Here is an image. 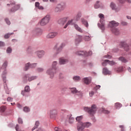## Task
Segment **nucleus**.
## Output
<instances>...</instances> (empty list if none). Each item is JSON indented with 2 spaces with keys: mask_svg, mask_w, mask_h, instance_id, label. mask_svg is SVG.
<instances>
[{
  "mask_svg": "<svg viewBox=\"0 0 131 131\" xmlns=\"http://www.w3.org/2000/svg\"><path fill=\"white\" fill-rule=\"evenodd\" d=\"M4 68H6V67H3V68H0V71H3V73L2 74V78L4 82V89L6 91V94H10V91H9V88H8V86L7 85V83H6V75L7 74V71L4 70Z\"/></svg>",
  "mask_w": 131,
  "mask_h": 131,
  "instance_id": "obj_1",
  "label": "nucleus"
},
{
  "mask_svg": "<svg viewBox=\"0 0 131 131\" xmlns=\"http://www.w3.org/2000/svg\"><path fill=\"white\" fill-rule=\"evenodd\" d=\"M84 111L88 112L90 116L93 117L94 116V115L96 114V112H97V106L95 104H93L91 107H84Z\"/></svg>",
  "mask_w": 131,
  "mask_h": 131,
  "instance_id": "obj_2",
  "label": "nucleus"
},
{
  "mask_svg": "<svg viewBox=\"0 0 131 131\" xmlns=\"http://www.w3.org/2000/svg\"><path fill=\"white\" fill-rule=\"evenodd\" d=\"M73 21H74V19H71L68 21L67 24L65 25V26L63 27V28L66 29L68 27L69 25H74V27L76 30L78 31L79 32H81V33H82L83 32V31L82 29L79 27L78 25L75 24L73 23Z\"/></svg>",
  "mask_w": 131,
  "mask_h": 131,
  "instance_id": "obj_3",
  "label": "nucleus"
},
{
  "mask_svg": "<svg viewBox=\"0 0 131 131\" xmlns=\"http://www.w3.org/2000/svg\"><path fill=\"white\" fill-rule=\"evenodd\" d=\"M50 21H51V15H47L40 20L39 24L41 26H46V25L49 24Z\"/></svg>",
  "mask_w": 131,
  "mask_h": 131,
  "instance_id": "obj_4",
  "label": "nucleus"
},
{
  "mask_svg": "<svg viewBox=\"0 0 131 131\" xmlns=\"http://www.w3.org/2000/svg\"><path fill=\"white\" fill-rule=\"evenodd\" d=\"M99 17L100 18V21L101 25L99 26L101 30H105V17H104V14L100 13L99 14Z\"/></svg>",
  "mask_w": 131,
  "mask_h": 131,
  "instance_id": "obj_5",
  "label": "nucleus"
},
{
  "mask_svg": "<svg viewBox=\"0 0 131 131\" xmlns=\"http://www.w3.org/2000/svg\"><path fill=\"white\" fill-rule=\"evenodd\" d=\"M34 79H36V76H31L30 75H26L24 78V81L25 83H26L27 80H28V81H32V80H34Z\"/></svg>",
  "mask_w": 131,
  "mask_h": 131,
  "instance_id": "obj_6",
  "label": "nucleus"
},
{
  "mask_svg": "<svg viewBox=\"0 0 131 131\" xmlns=\"http://www.w3.org/2000/svg\"><path fill=\"white\" fill-rule=\"evenodd\" d=\"M56 73V67H53L52 69L48 70L47 73L50 76V78H54V74Z\"/></svg>",
  "mask_w": 131,
  "mask_h": 131,
  "instance_id": "obj_7",
  "label": "nucleus"
},
{
  "mask_svg": "<svg viewBox=\"0 0 131 131\" xmlns=\"http://www.w3.org/2000/svg\"><path fill=\"white\" fill-rule=\"evenodd\" d=\"M120 46L122 47V48H124L125 51L126 52H128L129 51V47L128 46V45L126 43V42L125 41H122L120 43Z\"/></svg>",
  "mask_w": 131,
  "mask_h": 131,
  "instance_id": "obj_8",
  "label": "nucleus"
},
{
  "mask_svg": "<svg viewBox=\"0 0 131 131\" xmlns=\"http://www.w3.org/2000/svg\"><path fill=\"white\" fill-rule=\"evenodd\" d=\"M77 129L78 131H83V129H84V125L83 122H79L77 123Z\"/></svg>",
  "mask_w": 131,
  "mask_h": 131,
  "instance_id": "obj_9",
  "label": "nucleus"
},
{
  "mask_svg": "<svg viewBox=\"0 0 131 131\" xmlns=\"http://www.w3.org/2000/svg\"><path fill=\"white\" fill-rule=\"evenodd\" d=\"M58 35V32H50L47 35V38H54V37H56Z\"/></svg>",
  "mask_w": 131,
  "mask_h": 131,
  "instance_id": "obj_10",
  "label": "nucleus"
},
{
  "mask_svg": "<svg viewBox=\"0 0 131 131\" xmlns=\"http://www.w3.org/2000/svg\"><path fill=\"white\" fill-rule=\"evenodd\" d=\"M118 25H119V23L115 21V20L111 21L108 24V26L111 28H114V27H116L118 26Z\"/></svg>",
  "mask_w": 131,
  "mask_h": 131,
  "instance_id": "obj_11",
  "label": "nucleus"
},
{
  "mask_svg": "<svg viewBox=\"0 0 131 131\" xmlns=\"http://www.w3.org/2000/svg\"><path fill=\"white\" fill-rule=\"evenodd\" d=\"M107 64H109L110 65H116V62L113 61H110L109 60H105L102 63V65H107Z\"/></svg>",
  "mask_w": 131,
  "mask_h": 131,
  "instance_id": "obj_12",
  "label": "nucleus"
},
{
  "mask_svg": "<svg viewBox=\"0 0 131 131\" xmlns=\"http://www.w3.org/2000/svg\"><path fill=\"white\" fill-rule=\"evenodd\" d=\"M46 52L43 50L38 51L36 52L37 56L38 58H42L44 55H45Z\"/></svg>",
  "mask_w": 131,
  "mask_h": 131,
  "instance_id": "obj_13",
  "label": "nucleus"
},
{
  "mask_svg": "<svg viewBox=\"0 0 131 131\" xmlns=\"http://www.w3.org/2000/svg\"><path fill=\"white\" fill-rule=\"evenodd\" d=\"M110 7L112 10H114V11H116V12H119L120 9L116 7V5H115V4L114 3L112 2L110 5Z\"/></svg>",
  "mask_w": 131,
  "mask_h": 131,
  "instance_id": "obj_14",
  "label": "nucleus"
},
{
  "mask_svg": "<svg viewBox=\"0 0 131 131\" xmlns=\"http://www.w3.org/2000/svg\"><path fill=\"white\" fill-rule=\"evenodd\" d=\"M64 47H65V43H62L61 44H59V43L57 44L55 46V48L57 50V51H60V50H62V49H63Z\"/></svg>",
  "mask_w": 131,
  "mask_h": 131,
  "instance_id": "obj_15",
  "label": "nucleus"
},
{
  "mask_svg": "<svg viewBox=\"0 0 131 131\" xmlns=\"http://www.w3.org/2000/svg\"><path fill=\"white\" fill-rule=\"evenodd\" d=\"M83 82L85 84H90L92 81V78L89 77H85L83 79Z\"/></svg>",
  "mask_w": 131,
  "mask_h": 131,
  "instance_id": "obj_16",
  "label": "nucleus"
},
{
  "mask_svg": "<svg viewBox=\"0 0 131 131\" xmlns=\"http://www.w3.org/2000/svg\"><path fill=\"white\" fill-rule=\"evenodd\" d=\"M61 11H63V6L60 4H59L55 7V12L59 13V12H61Z\"/></svg>",
  "mask_w": 131,
  "mask_h": 131,
  "instance_id": "obj_17",
  "label": "nucleus"
},
{
  "mask_svg": "<svg viewBox=\"0 0 131 131\" xmlns=\"http://www.w3.org/2000/svg\"><path fill=\"white\" fill-rule=\"evenodd\" d=\"M81 40H82V36L80 35H78L76 37V39L75 40V43L76 45H78L79 42H81Z\"/></svg>",
  "mask_w": 131,
  "mask_h": 131,
  "instance_id": "obj_18",
  "label": "nucleus"
},
{
  "mask_svg": "<svg viewBox=\"0 0 131 131\" xmlns=\"http://www.w3.org/2000/svg\"><path fill=\"white\" fill-rule=\"evenodd\" d=\"M67 21V17H64L63 18H60L58 20V23L60 25H64L65 23Z\"/></svg>",
  "mask_w": 131,
  "mask_h": 131,
  "instance_id": "obj_19",
  "label": "nucleus"
},
{
  "mask_svg": "<svg viewBox=\"0 0 131 131\" xmlns=\"http://www.w3.org/2000/svg\"><path fill=\"white\" fill-rule=\"evenodd\" d=\"M70 91L71 93H72V94H77V95H82V93L80 91H77V90H76V88H70Z\"/></svg>",
  "mask_w": 131,
  "mask_h": 131,
  "instance_id": "obj_20",
  "label": "nucleus"
},
{
  "mask_svg": "<svg viewBox=\"0 0 131 131\" xmlns=\"http://www.w3.org/2000/svg\"><path fill=\"white\" fill-rule=\"evenodd\" d=\"M58 114V112L56 110H52L50 111V117H55Z\"/></svg>",
  "mask_w": 131,
  "mask_h": 131,
  "instance_id": "obj_21",
  "label": "nucleus"
},
{
  "mask_svg": "<svg viewBox=\"0 0 131 131\" xmlns=\"http://www.w3.org/2000/svg\"><path fill=\"white\" fill-rule=\"evenodd\" d=\"M111 31L115 35H118V34H119V30L116 28H112Z\"/></svg>",
  "mask_w": 131,
  "mask_h": 131,
  "instance_id": "obj_22",
  "label": "nucleus"
},
{
  "mask_svg": "<svg viewBox=\"0 0 131 131\" xmlns=\"http://www.w3.org/2000/svg\"><path fill=\"white\" fill-rule=\"evenodd\" d=\"M67 62H68V59H64L63 57L59 59V64H60V65L66 64Z\"/></svg>",
  "mask_w": 131,
  "mask_h": 131,
  "instance_id": "obj_23",
  "label": "nucleus"
},
{
  "mask_svg": "<svg viewBox=\"0 0 131 131\" xmlns=\"http://www.w3.org/2000/svg\"><path fill=\"white\" fill-rule=\"evenodd\" d=\"M102 73L104 75H107L111 74V72L110 71H108L106 68H104L103 69Z\"/></svg>",
  "mask_w": 131,
  "mask_h": 131,
  "instance_id": "obj_24",
  "label": "nucleus"
},
{
  "mask_svg": "<svg viewBox=\"0 0 131 131\" xmlns=\"http://www.w3.org/2000/svg\"><path fill=\"white\" fill-rule=\"evenodd\" d=\"M81 22L82 24H83L85 27H89V23H88V21H86L84 18H81Z\"/></svg>",
  "mask_w": 131,
  "mask_h": 131,
  "instance_id": "obj_25",
  "label": "nucleus"
},
{
  "mask_svg": "<svg viewBox=\"0 0 131 131\" xmlns=\"http://www.w3.org/2000/svg\"><path fill=\"white\" fill-rule=\"evenodd\" d=\"M20 6L18 5H15L14 6V8H12L11 10V12H15L17 11V10H19Z\"/></svg>",
  "mask_w": 131,
  "mask_h": 131,
  "instance_id": "obj_26",
  "label": "nucleus"
},
{
  "mask_svg": "<svg viewBox=\"0 0 131 131\" xmlns=\"http://www.w3.org/2000/svg\"><path fill=\"white\" fill-rule=\"evenodd\" d=\"M119 61H121V62H122L123 63H126L127 62V59H126L125 57H120L119 58Z\"/></svg>",
  "mask_w": 131,
  "mask_h": 131,
  "instance_id": "obj_27",
  "label": "nucleus"
},
{
  "mask_svg": "<svg viewBox=\"0 0 131 131\" xmlns=\"http://www.w3.org/2000/svg\"><path fill=\"white\" fill-rule=\"evenodd\" d=\"M115 70L116 71H117L118 72H121V71H122V70H123V68L122 67H116L115 68Z\"/></svg>",
  "mask_w": 131,
  "mask_h": 131,
  "instance_id": "obj_28",
  "label": "nucleus"
},
{
  "mask_svg": "<svg viewBox=\"0 0 131 131\" xmlns=\"http://www.w3.org/2000/svg\"><path fill=\"white\" fill-rule=\"evenodd\" d=\"M83 118V116H77L76 118V120L77 121V122H81V121L82 120Z\"/></svg>",
  "mask_w": 131,
  "mask_h": 131,
  "instance_id": "obj_29",
  "label": "nucleus"
},
{
  "mask_svg": "<svg viewBox=\"0 0 131 131\" xmlns=\"http://www.w3.org/2000/svg\"><path fill=\"white\" fill-rule=\"evenodd\" d=\"M81 17V13L79 12L77 14V15L75 17V20L76 21H78L80 19Z\"/></svg>",
  "mask_w": 131,
  "mask_h": 131,
  "instance_id": "obj_30",
  "label": "nucleus"
},
{
  "mask_svg": "<svg viewBox=\"0 0 131 131\" xmlns=\"http://www.w3.org/2000/svg\"><path fill=\"white\" fill-rule=\"evenodd\" d=\"M77 55H79V56H87L88 55V53L86 52H81V51H80V52H78L77 53Z\"/></svg>",
  "mask_w": 131,
  "mask_h": 131,
  "instance_id": "obj_31",
  "label": "nucleus"
},
{
  "mask_svg": "<svg viewBox=\"0 0 131 131\" xmlns=\"http://www.w3.org/2000/svg\"><path fill=\"white\" fill-rule=\"evenodd\" d=\"M83 124L84 128H85V127H90V126H92V123L90 122H85L83 123Z\"/></svg>",
  "mask_w": 131,
  "mask_h": 131,
  "instance_id": "obj_32",
  "label": "nucleus"
},
{
  "mask_svg": "<svg viewBox=\"0 0 131 131\" xmlns=\"http://www.w3.org/2000/svg\"><path fill=\"white\" fill-rule=\"evenodd\" d=\"M6 109H7V107L5 106H2L0 107V113H3L6 111Z\"/></svg>",
  "mask_w": 131,
  "mask_h": 131,
  "instance_id": "obj_33",
  "label": "nucleus"
},
{
  "mask_svg": "<svg viewBox=\"0 0 131 131\" xmlns=\"http://www.w3.org/2000/svg\"><path fill=\"white\" fill-rule=\"evenodd\" d=\"M115 106L116 109H118L119 108H121V107L122 106V105L120 103L117 102L115 103Z\"/></svg>",
  "mask_w": 131,
  "mask_h": 131,
  "instance_id": "obj_34",
  "label": "nucleus"
},
{
  "mask_svg": "<svg viewBox=\"0 0 131 131\" xmlns=\"http://www.w3.org/2000/svg\"><path fill=\"white\" fill-rule=\"evenodd\" d=\"M38 125H39V122L36 121L35 124V126L32 129V131L34 130L35 128H37V127H38Z\"/></svg>",
  "mask_w": 131,
  "mask_h": 131,
  "instance_id": "obj_35",
  "label": "nucleus"
},
{
  "mask_svg": "<svg viewBox=\"0 0 131 131\" xmlns=\"http://www.w3.org/2000/svg\"><path fill=\"white\" fill-rule=\"evenodd\" d=\"M99 4H100V1H97L94 5L95 9H99V8H100V5H99Z\"/></svg>",
  "mask_w": 131,
  "mask_h": 131,
  "instance_id": "obj_36",
  "label": "nucleus"
},
{
  "mask_svg": "<svg viewBox=\"0 0 131 131\" xmlns=\"http://www.w3.org/2000/svg\"><path fill=\"white\" fill-rule=\"evenodd\" d=\"M14 34V33H7L4 36V38H9L11 35H13Z\"/></svg>",
  "mask_w": 131,
  "mask_h": 131,
  "instance_id": "obj_37",
  "label": "nucleus"
},
{
  "mask_svg": "<svg viewBox=\"0 0 131 131\" xmlns=\"http://www.w3.org/2000/svg\"><path fill=\"white\" fill-rule=\"evenodd\" d=\"M69 122L71 124L74 122V118L71 116L69 119Z\"/></svg>",
  "mask_w": 131,
  "mask_h": 131,
  "instance_id": "obj_38",
  "label": "nucleus"
},
{
  "mask_svg": "<svg viewBox=\"0 0 131 131\" xmlns=\"http://www.w3.org/2000/svg\"><path fill=\"white\" fill-rule=\"evenodd\" d=\"M74 80H75L76 81H78L80 80V77L76 76L73 78Z\"/></svg>",
  "mask_w": 131,
  "mask_h": 131,
  "instance_id": "obj_39",
  "label": "nucleus"
},
{
  "mask_svg": "<svg viewBox=\"0 0 131 131\" xmlns=\"http://www.w3.org/2000/svg\"><path fill=\"white\" fill-rule=\"evenodd\" d=\"M84 39L85 41H89V40H91V37L89 36H85L84 37Z\"/></svg>",
  "mask_w": 131,
  "mask_h": 131,
  "instance_id": "obj_40",
  "label": "nucleus"
},
{
  "mask_svg": "<svg viewBox=\"0 0 131 131\" xmlns=\"http://www.w3.org/2000/svg\"><path fill=\"white\" fill-rule=\"evenodd\" d=\"M37 65V63H30V62H28L26 64V66H34Z\"/></svg>",
  "mask_w": 131,
  "mask_h": 131,
  "instance_id": "obj_41",
  "label": "nucleus"
},
{
  "mask_svg": "<svg viewBox=\"0 0 131 131\" xmlns=\"http://www.w3.org/2000/svg\"><path fill=\"white\" fill-rule=\"evenodd\" d=\"M24 111H25V112H29V111H30V109H29L28 107L26 106L24 108Z\"/></svg>",
  "mask_w": 131,
  "mask_h": 131,
  "instance_id": "obj_42",
  "label": "nucleus"
},
{
  "mask_svg": "<svg viewBox=\"0 0 131 131\" xmlns=\"http://www.w3.org/2000/svg\"><path fill=\"white\" fill-rule=\"evenodd\" d=\"M102 112L105 114H109V113H110V112L109 111L106 110L104 108H103L102 110Z\"/></svg>",
  "mask_w": 131,
  "mask_h": 131,
  "instance_id": "obj_43",
  "label": "nucleus"
},
{
  "mask_svg": "<svg viewBox=\"0 0 131 131\" xmlns=\"http://www.w3.org/2000/svg\"><path fill=\"white\" fill-rule=\"evenodd\" d=\"M30 91V88H29V86H26L25 88V91H26L27 93V92H29Z\"/></svg>",
  "mask_w": 131,
  "mask_h": 131,
  "instance_id": "obj_44",
  "label": "nucleus"
},
{
  "mask_svg": "<svg viewBox=\"0 0 131 131\" xmlns=\"http://www.w3.org/2000/svg\"><path fill=\"white\" fill-rule=\"evenodd\" d=\"M121 4H123L124 2L127 1L128 3H130V0H118Z\"/></svg>",
  "mask_w": 131,
  "mask_h": 131,
  "instance_id": "obj_45",
  "label": "nucleus"
},
{
  "mask_svg": "<svg viewBox=\"0 0 131 131\" xmlns=\"http://www.w3.org/2000/svg\"><path fill=\"white\" fill-rule=\"evenodd\" d=\"M121 25H122L123 26H126L127 25V23L125 22V21H122L121 23Z\"/></svg>",
  "mask_w": 131,
  "mask_h": 131,
  "instance_id": "obj_46",
  "label": "nucleus"
},
{
  "mask_svg": "<svg viewBox=\"0 0 131 131\" xmlns=\"http://www.w3.org/2000/svg\"><path fill=\"white\" fill-rule=\"evenodd\" d=\"M89 95H90V97H93L94 96V95H95V92H94L93 91H91L89 93Z\"/></svg>",
  "mask_w": 131,
  "mask_h": 131,
  "instance_id": "obj_47",
  "label": "nucleus"
},
{
  "mask_svg": "<svg viewBox=\"0 0 131 131\" xmlns=\"http://www.w3.org/2000/svg\"><path fill=\"white\" fill-rule=\"evenodd\" d=\"M7 53H11L12 52V49H11V48L9 47L7 50Z\"/></svg>",
  "mask_w": 131,
  "mask_h": 131,
  "instance_id": "obj_48",
  "label": "nucleus"
},
{
  "mask_svg": "<svg viewBox=\"0 0 131 131\" xmlns=\"http://www.w3.org/2000/svg\"><path fill=\"white\" fill-rule=\"evenodd\" d=\"M5 21H6L7 24H8V25H10V24H11V22H10V20H9V19H8V18H6Z\"/></svg>",
  "mask_w": 131,
  "mask_h": 131,
  "instance_id": "obj_49",
  "label": "nucleus"
},
{
  "mask_svg": "<svg viewBox=\"0 0 131 131\" xmlns=\"http://www.w3.org/2000/svg\"><path fill=\"white\" fill-rule=\"evenodd\" d=\"M105 58H106L107 59H111L112 58V56H111L110 55H106L104 56Z\"/></svg>",
  "mask_w": 131,
  "mask_h": 131,
  "instance_id": "obj_50",
  "label": "nucleus"
},
{
  "mask_svg": "<svg viewBox=\"0 0 131 131\" xmlns=\"http://www.w3.org/2000/svg\"><path fill=\"white\" fill-rule=\"evenodd\" d=\"M54 130H55V131H62V129H61V128H58V127H56L54 128Z\"/></svg>",
  "mask_w": 131,
  "mask_h": 131,
  "instance_id": "obj_51",
  "label": "nucleus"
},
{
  "mask_svg": "<svg viewBox=\"0 0 131 131\" xmlns=\"http://www.w3.org/2000/svg\"><path fill=\"white\" fill-rule=\"evenodd\" d=\"M5 46V43H4V42L2 41H0V47H4Z\"/></svg>",
  "mask_w": 131,
  "mask_h": 131,
  "instance_id": "obj_52",
  "label": "nucleus"
},
{
  "mask_svg": "<svg viewBox=\"0 0 131 131\" xmlns=\"http://www.w3.org/2000/svg\"><path fill=\"white\" fill-rule=\"evenodd\" d=\"M35 7H36V8H38L39 7V3L36 2L35 4Z\"/></svg>",
  "mask_w": 131,
  "mask_h": 131,
  "instance_id": "obj_53",
  "label": "nucleus"
},
{
  "mask_svg": "<svg viewBox=\"0 0 131 131\" xmlns=\"http://www.w3.org/2000/svg\"><path fill=\"white\" fill-rule=\"evenodd\" d=\"M7 101H8V102H12V101H13V98L11 97H8L7 98Z\"/></svg>",
  "mask_w": 131,
  "mask_h": 131,
  "instance_id": "obj_54",
  "label": "nucleus"
},
{
  "mask_svg": "<svg viewBox=\"0 0 131 131\" xmlns=\"http://www.w3.org/2000/svg\"><path fill=\"white\" fill-rule=\"evenodd\" d=\"M58 64V62L57 61H53L52 63V66H56Z\"/></svg>",
  "mask_w": 131,
  "mask_h": 131,
  "instance_id": "obj_55",
  "label": "nucleus"
},
{
  "mask_svg": "<svg viewBox=\"0 0 131 131\" xmlns=\"http://www.w3.org/2000/svg\"><path fill=\"white\" fill-rule=\"evenodd\" d=\"M18 123H23V121L22 120V119L18 118Z\"/></svg>",
  "mask_w": 131,
  "mask_h": 131,
  "instance_id": "obj_56",
  "label": "nucleus"
},
{
  "mask_svg": "<svg viewBox=\"0 0 131 131\" xmlns=\"http://www.w3.org/2000/svg\"><path fill=\"white\" fill-rule=\"evenodd\" d=\"M26 92L25 91H21V95H23V96H25V94H26Z\"/></svg>",
  "mask_w": 131,
  "mask_h": 131,
  "instance_id": "obj_57",
  "label": "nucleus"
},
{
  "mask_svg": "<svg viewBox=\"0 0 131 131\" xmlns=\"http://www.w3.org/2000/svg\"><path fill=\"white\" fill-rule=\"evenodd\" d=\"M15 129L16 131H19V125H16L15 127Z\"/></svg>",
  "mask_w": 131,
  "mask_h": 131,
  "instance_id": "obj_58",
  "label": "nucleus"
},
{
  "mask_svg": "<svg viewBox=\"0 0 131 131\" xmlns=\"http://www.w3.org/2000/svg\"><path fill=\"white\" fill-rule=\"evenodd\" d=\"M119 127L121 128V131H124V127H123V125H120Z\"/></svg>",
  "mask_w": 131,
  "mask_h": 131,
  "instance_id": "obj_59",
  "label": "nucleus"
},
{
  "mask_svg": "<svg viewBox=\"0 0 131 131\" xmlns=\"http://www.w3.org/2000/svg\"><path fill=\"white\" fill-rule=\"evenodd\" d=\"M38 9H39V10H43V7L42 6H39L38 7Z\"/></svg>",
  "mask_w": 131,
  "mask_h": 131,
  "instance_id": "obj_60",
  "label": "nucleus"
},
{
  "mask_svg": "<svg viewBox=\"0 0 131 131\" xmlns=\"http://www.w3.org/2000/svg\"><path fill=\"white\" fill-rule=\"evenodd\" d=\"M28 69H29V67H28V66H26L25 67V71H27V70Z\"/></svg>",
  "mask_w": 131,
  "mask_h": 131,
  "instance_id": "obj_61",
  "label": "nucleus"
},
{
  "mask_svg": "<svg viewBox=\"0 0 131 131\" xmlns=\"http://www.w3.org/2000/svg\"><path fill=\"white\" fill-rule=\"evenodd\" d=\"M8 66V62L5 61L3 64V66Z\"/></svg>",
  "mask_w": 131,
  "mask_h": 131,
  "instance_id": "obj_62",
  "label": "nucleus"
},
{
  "mask_svg": "<svg viewBox=\"0 0 131 131\" xmlns=\"http://www.w3.org/2000/svg\"><path fill=\"white\" fill-rule=\"evenodd\" d=\"M100 88H101V86L100 85H96V90L100 89Z\"/></svg>",
  "mask_w": 131,
  "mask_h": 131,
  "instance_id": "obj_63",
  "label": "nucleus"
},
{
  "mask_svg": "<svg viewBox=\"0 0 131 131\" xmlns=\"http://www.w3.org/2000/svg\"><path fill=\"white\" fill-rule=\"evenodd\" d=\"M17 107H18V108H21V107H22V106L20 105V104L18 103V104H17Z\"/></svg>",
  "mask_w": 131,
  "mask_h": 131,
  "instance_id": "obj_64",
  "label": "nucleus"
}]
</instances>
